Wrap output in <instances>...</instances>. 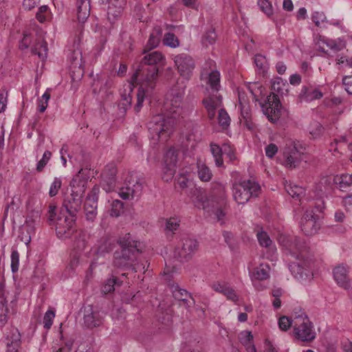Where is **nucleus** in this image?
Returning <instances> with one entry per match:
<instances>
[{
	"label": "nucleus",
	"instance_id": "1",
	"mask_svg": "<svg viewBox=\"0 0 352 352\" xmlns=\"http://www.w3.org/2000/svg\"><path fill=\"white\" fill-rule=\"evenodd\" d=\"M184 93L185 85L182 82L173 85L167 94L165 104L169 115L157 114L148 123V129L160 138H166L173 133L176 118L180 115Z\"/></svg>",
	"mask_w": 352,
	"mask_h": 352
},
{
	"label": "nucleus",
	"instance_id": "2",
	"mask_svg": "<svg viewBox=\"0 0 352 352\" xmlns=\"http://www.w3.org/2000/svg\"><path fill=\"white\" fill-rule=\"evenodd\" d=\"M118 243L120 250L114 252L113 266L118 268H130L134 272L140 270L138 261L144 248L142 243L135 240L129 233L120 238Z\"/></svg>",
	"mask_w": 352,
	"mask_h": 352
},
{
	"label": "nucleus",
	"instance_id": "3",
	"mask_svg": "<svg viewBox=\"0 0 352 352\" xmlns=\"http://www.w3.org/2000/svg\"><path fill=\"white\" fill-rule=\"evenodd\" d=\"M279 243L284 248L285 254L292 258L302 261V263H294L292 270L296 268L298 274L301 276L305 267H309V263L312 260V254L309 246L306 241L298 236H280Z\"/></svg>",
	"mask_w": 352,
	"mask_h": 352
},
{
	"label": "nucleus",
	"instance_id": "4",
	"mask_svg": "<svg viewBox=\"0 0 352 352\" xmlns=\"http://www.w3.org/2000/svg\"><path fill=\"white\" fill-rule=\"evenodd\" d=\"M159 70L154 67H137L132 76L133 80L139 86L137 93V102L134 107L135 113H139L145 99L153 96L159 78Z\"/></svg>",
	"mask_w": 352,
	"mask_h": 352
},
{
	"label": "nucleus",
	"instance_id": "5",
	"mask_svg": "<svg viewBox=\"0 0 352 352\" xmlns=\"http://www.w3.org/2000/svg\"><path fill=\"white\" fill-rule=\"evenodd\" d=\"M89 170L81 168L72 179L70 186L71 193L66 195L63 200L61 210L64 213L76 217L80 209L82 198L87 188V184L89 178Z\"/></svg>",
	"mask_w": 352,
	"mask_h": 352
},
{
	"label": "nucleus",
	"instance_id": "6",
	"mask_svg": "<svg viewBox=\"0 0 352 352\" xmlns=\"http://www.w3.org/2000/svg\"><path fill=\"white\" fill-rule=\"evenodd\" d=\"M272 94L267 96L264 103L261 104V106L263 113L267 116L269 120L274 122L280 114L281 104L279 97L287 94L288 84L278 78L272 82Z\"/></svg>",
	"mask_w": 352,
	"mask_h": 352
},
{
	"label": "nucleus",
	"instance_id": "7",
	"mask_svg": "<svg viewBox=\"0 0 352 352\" xmlns=\"http://www.w3.org/2000/svg\"><path fill=\"white\" fill-rule=\"evenodd\" d=\"M207 84L209 94L203 99L202 104L207 111L208 119L212 120L215 118L217 109L222 105V97L218 94L221 87L219 71L213 70L210 72Z\"/></svg>",
	"mask_w": 352,
	"mask_h": 352
},
{
	"label": "nucleus",
	"instance_id": "8",
	"mask_svg": "<svg viewBox=\"0 0 352 352\" xmlns=\"http://www.w3.org/2000/svg\"><path fill=\"white\" fill-rule=\"evenodd\" d=\"M233 198L239 204H245L251 197L258 195L261 187L250 179L239 181L232 184Z\"/></svg>",
	"mask_w": 352,
	"mask_h": 352
},
{
	"label": "nucleus",
	"instance_id": "9",
	"mask_svg": "<svg viewBox=\"0 0 352 352\" xmlns=\"http://www.w3.org/2000/svg\"><path fill=\"white\" fill-rule=\"evenodd\" d=\"M294 333L296 339L302 342H309L316 338V333L309 318L305 314L295 317L293 320Z\"/></svg>",
	"mask_w": 352,
	"mask_h": 352
},
{
	"label": "nucleus",
	"instance_id": "10",
	"mask_svg": "<svg viewBox=\"0 0 352 352\" xmlns=\"http://www.w3.org/2000/svg\"><path fill=\"white\" fill-rule=\"evenodd\" d=\"M198 248V243L196 239L184 236L178 242L175 251L174 256L181 262L190 260Z\"/></svg>",
	"mask_w": 352,
	"mask_h": 352
},
{
	"label": "nucleus",
	"instance_id": "11",
	"mask_svg": "<svg viewBox=\"0 0 352 352\" xmlns=\"http://www.w3.org/2000/svg\"><path fill=\"white\" fill-rule=\"evenodd\" d=\"M76 217L64 213L63 210H60L56 224V232L58 238H69L74 234Z\"/></svg>",
	"mask_w": 352,
	"mask_h": 352
},
{
	"label": "nucleus",
	"instance_id": "12",
	"mask_svg": "<svg viewBox=\"0 0 352 352\" xmlns=\"http://www.w3.org/2000/svg\"><path fill=\"white\" fill-rule=\"evenodd\" d=\"M100 192V187L95 185L85 199L84 204V212L87 221L93 222L96 219L98 212V194Z\"/></svg>",
	"mask_w": 352,
	"mask_h": 352
},
{
	"label": "nucleus",
	"instance_id": "13",
	"mask_svg": "<svg viewBox=\"0 0 352 352\" xmlns=\"http://www.w3.org/2000/svg\"><path fill=\"white\" fill-rule=\"evenodd\" d=\"M314 43L318 50L325 54H329V51L337 53L346 47V43L343 40L329 39L320 35L316 36Z\"/></svg>",
	"mask_w": 352,
	"mask_h": 352
},
{
	"label": "nucleus",
	"instance_id": "14",
	"mask_svg": "<svg viewBox=\"0 0 352 352\" xmlns=\"http://www.w3.org/2000/svg\"><path fill=\"white\" fill-rule=\"evenodd\" d=\"M300 228L307 236L316 234L320 228L318 216L312 210H307L301 218Z\"/></svg>",
	"mask_w": 352,
	"mask_h": 352
},
{
	"label": "nucleus",
	"instance_id": "15",
	"mask_svg": "<svg viewBox=\"0 0 352 352\" xmlns=\"http://www.w3.org/2000/svg\"><path fill=\"white\" fill-rule=\"evenodd\" d=\"M142 182L137 177H130L126 179L125 186L120 188L119 195L123 199L138 197L142 191Z\"/></svg>",
	"mask_w": 352,
	"mask_h": 352
},
{
	"label": "nucleus",
	"instance_id": "16",
	"mask_svg": "<svg viewBox=\"0 0 352 352\" xmlns=\"http://www.w3.org/2000/svg\"><path fill=\"white\" fill-rule=\"evenodd\" d=\"M173 60L179 74L182 76L188 78L195 68V62L192 57L183 53L176 55Z\"/></svg>",
	"mask_w": 352,
	"mask_h": 352
},
{
	"label": "nucleus",
	"instance_id": "17",
	"mask_svg": "<svg viewBox=\"0 0 352 352\" xmlns=\"http://www.w3.org/2000/svg\"><path fill=\"white\" fill-rule=\"evenodd\" d=\"M108 3L107 19L113 26L122 18L126 0H107Z\"/></svg>",
	"mask_w": 352,
	"mask_h": 352
},
{
	"label": "nucleus",
	"instance_id": "18",
	"mask_svg": "<svg viewBox=\"0 0 352 352\" xmlns=\"http://www.w3.org/2000/svg\"><path fill=\"white\" fill-rule=\"evenodd\" d=\"M178 152L175 148H169L164 155V180L168 181L173 178L176 171Z\"/></svg>",
	"mask_w": 352,
	"mask_h": 352
},
{
	"label": "nucleus",
	"instance_id": "19",
	"mask_svg": "<svg viewBox=\"0 0 352 352\" xmlns=\"http://www.w3.org/2000/svg\"><path fill=\"white\" fill-rule=\"evenodd\" d=\"M165 57L160 52L153 51L146 54L137 67L144 68L151 67L158 69L160 71V68L165 65Z\"/></svg>",
	"mask_w": 352,
	"mask_h": 352
},
{
	"label": "nucleus",
	"instance_id": "20",
	"mask_svg": "<svg viewBox=\"0 0 352 352\" xmlns=\"http://www.w3.org/2000/svg\"><path fill=\"white\" fill-rule=\"evenodd\" d=\"M84 325L88 329L99 327L102 323V318L98 311L94 310L93 306L85 308L83 316Z\"/></svg>",
	"mask_w": 352,
	"mask_h": 352
},
{
	"label": "nucleus",
	"instance_id": "21",
	"mask_svg": "<svg viewBox=\"0 0 352 352\" xmlns=\"http://www.w3.org/2000/svg\"><path fill=\"white\" fill-rule=\"evenodd\" d=\"M285 158V165L289 168H296L301 162V153L295 144L287 145L283 152Z\"/></svg>",
	"mask_w": 352,
	"mask_h": 352
},
{
	"label": "nucleus",
	"instance_id": "22",
	"mask_svg": "<svg viewBox=\"0 0 352 352\" xmlns=\"http://www.w3.org/2000/svg\"><path fill=\"white\" fill-rule=\"evenodd\" d=\"M116 168L113 166L107 167L102 173L101 186L105 192L113 190L116 183Z\"/></svg>",
	"mask_w": 352,
	"mask_h": 352
},
{
	"label": "nucleus",
	"instance_id": "23",
	"mask_svg": "<svg viewBox=\"0 0 352 352\" xmlns=\"http://www.w3.org/2000/svg\"><path fill=\"white\" fill-rule=\"evenodd\" d=\"M6 352H19L21 346V334L16 328L11 327L6 333Z\"/></svg>",
	"mask_w": 352,
	"mask_h": 352
},
{
	"label": "nucleus",
	"instance_id": "24",
	"mask_svg": "<svg viewBox=\"0 0 352 352\" xmlns=\"http://www.w3.org/2000/svg\"><path fill=\"white\" fill-rule=\"evenodd\" d=\"M333 278L338 285L344 289L350 287V279L349 278V267L341 264L336 266L333 271Z\"/></svg>",
	"mask_w": 352,
	"mask_h": 352
},
{
	"label": "nucleus",
	"instance_id": "25",
	"mask_svg": "<svg viewBox=\"0 0 352 352\" xmlns=\"http://www.w3.org/2000/svg\"><path fill=\"white\" fill-rule=\"evenodd\" d=\"M323 96L322 91L313 86H303L299 94L302 100L311 102L314 100L320 99Z\"/></svg>",
	"mask_w": 352,
	"mask_h": 352
},
{
	"label": "nucleus",
	"instance_id": "26",
	"mask_svg": "<svg viewBox=\"0 0 352 352\" xmlns=\"http://www.w3.org/2000/svg\"><path fill=\"white\" fill-rule=\"evenodd\" d=\"M77 17L80 23H85L90 15V0H77Z\"/></svg>",
	"mask_w": 352,
	"mask_h": 352
},
{
	"label": "nucleus",
	"instance_id": "27",
	"mask_svg": "<svg viewBox=\"0 0 352 352\" xmlns=\"http://www.w3.org/2000/svg\"><path fill=\"white\" fill-rule=\"evenodd\" d=\"M269 265L267 264L261 263L254 270L251 277L258 280H263L269 278Z\"/></svg>",
	"mask_w": 352,
	"mask_h": 352
},
{
	"label": "nucleus",
	"instance_id": "28",
	"mask_svg": "<svg viewBox=\"0 0 352 352\" xmlns=\"http://www.w3.org/2000/svg\"><path fill=\"white\" fill-rule=\"evenodd\" d=\"M89 234L83 230H76L74 233V243L78 250H83L87 245Z\"/></svg>",
	"mask_w": 352,
	"mask_h": 352
},
{
	"label": "nucleus",
	"instance_id": "29",
	"mask_svg": "<svg viewBox=\"0 0 352 352\" xmlns=\"http://www.w3.org/2000/svg\"><path fill=\"white\" fill-rule=\"evenodd\" d=\"M113 248V244L107 237L102 238L99 241L97 247H96L95 252L97 254H102L109 252Z\"/></svg>",
	"mask_w": 352,
	"mask_h": 352
},
{
	"label": "nucleus",
	"instance_id": "30",
	"mask_svg": "<svg viewBox=\"0 0 352 352\" xmlns=\"http://www.w3.org/2000/svg\"><path fill=\"white\" fill-rule=\"evenodd\" d=\"M32 52L34 54L38 55L41 59L44 60L47 55V43L44 41L37 42L32 47Z\"/></svg>",
	"mask_w": 352,
	"mask_h": 352
},
{
	"label": "nucleus",
	"instance_id": "31",
	"mask_svg": "<svg viewBox=\"0 0 352 352\" xmlns=\"http://www.w3.org/2000/svg\"><path fill=\"white\" fill-rule=\"evenodd\" d=\"M210 150L213 157L214 158L215 164L218 167L223 165L222 154L223 153V147L221 148L218 144L214 143L210 144Z\"/></svg>",
	"mask_w": 352,
	"mask_h": 352
},
{
	"label": "nucleus",
	"instance_id": "32",
	"mask_svg": "<svg viewBox=\"0 0 352 352\" xmlns=\"http://www.w3.org/2000/svg\"><path fill=\"white\" fill-rule=\"evenodd\" d=\"M197 173L199 178L202 182H208L212 177V173L210 168L204 163H197Z\"/></svg>",
	"mask_w": 352,
	"mask_h": 352
},
{
	"label": "nucleus",
	"instance_id": "33",
	"mask_svg": "<svg viewBox=\"0 0 352 352\" xmlns=\"http://www.w3.org/2000/svg\"><path fill=\"white\" fill-rule=\"evenodd\" d=\"M285 190L294 199H300L305 195L304 188L295 184H289L286 185Z\"/></svg>",
	"mask_w": 352,
	"mask_h": 352
},
{
	"label": "nucleus",
	"instance_id": "34",
	"mask_svg": "<svg viewBox=\"0 0 352 352\" xmlns=\"http://www.w3.org/2000/svg\"><path fill=\"white\" fill-rule=\"evenodd\" d=\"M173 296L175 299L183 302L184 305L188 307H191V304L188 302V298H190V294L185 289L176 287L173 291Z\"/></svg>",
	"mask_w": 352,
	"mask_h": 352
},
{
	"label": "nucleus",
	"instance_id": "35",
	"mask_svg": "<svg viewBox=\"0 0 352 352\" xmlns=\"http://www.w3.org/2000/svg\"><path fill=\"white\" fill-rule=\"evenodd\" d=\"M217 37V36L214 30L211 28L203 34L201 43L204 47H208L209 45L214 44Z\"/></svg>",
	"mask_w": 352,
	"mask_h": 352
},
{
	"label": "nucleus",
	"instance_id": "36",
	"mask_svg": "<svg viewBox=\"0 0 352 352\" xmlns=\"http://www.w3.org/2000/svg\"><path fill=\"white\" fill-rule=\"evenodd\" d=\"M121 283L122 282L120 281L117 277L113 276L112 278H109L104 284L102 287V292L106 294L111 293L114 291L116 286H120Z\"/></svg>",
	"mask_w": 352,
	"mask_h": 352
},
{
	"label": "nucleus",
	"instance_id": "37",
	"mask_svg": "<svg viewBox=\"0 0 352 352\" xmlns=\"http://www.w3.org/2000/svg\"><path fill=\"white\" fill-rule=\"evenodd\" d=\"M336 184L338 185L339 188L345 191L352 184V178L350 175H342L337 178Z\"/></svg>",
	"mask_w": 352,
	"mask_h": 352
},
{
	"label": "nucleus",
	"instance_id": "38",
	"mask_svg": "<svg viewBox=\"0 0 352 352\" xmlns=\"http://www.w3.org/2000/svg\"><path fill=\"white\" fill-rule=\"evenodd\" d=\"M123 203L118 200H113L111 204V208L109 211V214L113 217H118L120 215L123 210Z\"/></svg>",
	"mask_w": 352,
	"mask_h": 352
},
{
	"label": "nucleus",
	"instance_id": "39",
	"mask_svg": "<svg viewBox=\"0 0 352 352\" xmlns=\"http://www.w3.org/2000/svg\"><path fill=\"white\" fill-rule=\"evenodd\" d=\"M9 313L10 309L8 305L1 302L0 304V328L3 327L7 324Z\"/></svg>",
	"mask_w": 352,
	"mask_h": 352
},
{
	"label": "nucleus",
	"instance_id": "40",
	"mask_svg": "<svg viewBox=\"0 0 352 352\" xmlns=\"http://www.w3.org/2000/svg\"><path fill=\"white\" fill-rule=\"evenodd\" d=\"M163 43L165 45L170 47H176L179 46V42L175 35L173 33L168 32L165 34Z\"/></svg>",
	"mask_w": 352,
	"mask_h": 352
},
{
	"label": "nucleus",
	"instance_id": "41",
	"mask_svg": "<svg viewBox=\"0 0 352 352\" xmlns=\"http://www.w3.org/2000/svg\"><path fill=\"white\" fill-rule=\"evenodd\" d=\"M218 121L219 125H221L223 128H226L230 125V118L224 109H219Z\"/></svg>",
	"mask_w": 352,
	"mask_h": 352
},
{
	"label": "nucleus",
	"instance_id": "42",
	"mask_svg": "<svg viewBox=\"0 0 352 352\" xmlns=\"http://www.w3.org/2000/svg\"><path fill=\"white\" fill-rule=\"evenodd\" d=\"M239 339L240 342L246 346L253 343V336L251 331H241L239 335Z\"/></svg>",
	"mask_w": 352,
	"mask_h": 352
},
{
	"label": "nucleus",
	"instance_id": "43",
	"mask_svg": "<svg viewBox=\"0 0 352 352\" xmlns=\"http://www.w3.org/2000/svg\"><path fill=\"white\" fill-rule=\"evenodd\" d=\"M258 5L267 16H271L273 14L272 6L269 0H258Z\"/></svg>",
	"mask_w": 352,
	"mask_h": 352
},
{
	"label": "nucleus",
	"instance_id": "44",
	"mask_svg": "<svg viewBox=\"0 0 352 352\" xmlns=\"http://www.w3.org/2000/svg\"><path fill=\"white\" fill-rule=\"evenodd\" d=\"M257 239L259 244L262 247L268 248L272 243L267 232L263 231H261L257 233Z\"/></svg>",
	"mask_w": 352,
	"mask_h": 352
},
{
	"label": "nucleus",
	"instance_id": "45",
	"mask_svg": "<svg viewBox=\"0 0 352 352\" xmlns=\"http://www.w3.org/2000/svg\"><path fill=\"white\" fill-rule=\"evenodd\" d=\"M160 34L161 32L160 30L156 32L155 34L154 32L151 33L147 42L146 46L150 49L156 47L160 43Z\"/></svg>",
	"mask_w": 352,
	"mask_h": 352
},
{
	"label": "nucleus",
	"instance_id": "46",
	"mask_svg": "<svg viewBox=\"0 0 352 352\" xmlns=\"http://www.w3.org/2000/svg\"><path fill=\"white\" fill-rule=\"evenodd\" d=\"M55 317V311L52 309H49L45 314L43 318L44 328L50 329L53 324V320Z\"/></svg>",
	"mask_w": 352,
	"mask_h": 352
},
{
	"label": "nucleus",
	"instance_id": "47",
	"mask_svg": "<svg viewBox=\"0 0 352 352\" xmlns=\"http://www.w3.org/2000/svg\"><path fill=\"white\" fill-rule=\"evenodd\" d=\"M19 267V254L15 249L12 250L11 253V270L12 272H16Z\"/></svg>",
	"mask_w": 352,
	"mask_h": 352
},
{
	"label": "nucleus",
	"instance_id": "48",
	"mask_svg": "<svg viewBox=\"0 0 352 352\" xmlns=\"http://www.w3.org/2000/svg\"><path fill=\"white\" fill-rule=\"evenodd\" d=\"M240 109L241 117L243 118L246 126L250 128V122L251 120V110L250 104H244L243 107H241Z\"/></svg>",
	"mask_w": 352,
	"mask_h": 352
},
{
	"label": "nucleus",
	"instance_id": "49",
	"mask_svg": "<svg viewBox=\"0 0 352 352\" xmlns=\"http://www.w3.org/2000/svg\"><path fill=\"white\" fill-rule=\"evenodd\" d=\"M61 186H62L61 179L55 177L53 182L52 183V184L50 186V191H49L50 196L51 197L56 196L58 194L59 189L61 188Z\"/></svg>",
	"mask_w": 352,
	"mask_h": 352
},
{
	"label": "nucleus",
	"instance_id": "50",
	"mask_svg": "<svg viewBox=\"0 0 352 352\" xmlns=\"http://www.w3.org/2000/svg\"><path fill=\"white\" fill-rule=\"evenodd\" d=\"M51 156H52V153L49 151H46L43 153L42 159L38 161V162L37 163V165H36V170L38 172L40 173V172L43 171V168L48 163Z\"/></svg>",
	"mask_w": 352,
	"mask_h": 352
},
{
	"label": "nucleus",
	"instance_id": "51",
	"mask_svg": "<svg viewBox=\"0 0 352 352\" xmlns=\"http://www.w3.org/2000/svg\"><path fill=\"white\" fill-rule=\"evenodd\" d=\"M179 226V220L177 218L171 217L166 221V230L174 232L178 229Z\"/></svg>",
	"mask_w": 352,
	"mask_h": 352
},
{
	"label": "nucleus",
	"instance_id": "52",
	"mask_svg": "<svg viewBox=\"0 0 352 352\" xmlns=\"http://www.w3.org/2000/svg\"><path fill=\"white\" fill-rule=\"evenodd\" d=\"M227 211L226 207L224 208H218L214 210V214L217 220L220 223L221 225H223L225 223L224 219L226 216Z\"/></svg>",
	"mask_w": 352,
	"mask_h": 352
},
{
	"label": "nucleus",
	"instance_id": "53",
	"mask_svg": "<svg viewBox=\"0 0 352 352\" xmlns=\"http://www.w3.org/2000/svg\"><path fill=\"white\" fill-rule=\"evenodd\" d=\"M292 324H294L293 321L287 316H282L278 320L279 328L283 331H287Z\"/></svg>",
	"mask_w": 352,
	"mask_h": 352
},
{
	"label": "nucleus",
	"instance_id": "54",
	"mask_svg": "<svg viewBox=\"0 0 352 352\" xmlns=\"http://www.w3.org/2000/svg\"><path fill=\"white\" fill-rule=\"evenodd\" d=\"M312 21L316 26H319L320 23L324 22L326 19V16L322 12H314L311 16Z\"/></svg>",
	"mask_w": 352,
	"mask_h": 352
},
{
	"label": "nucleus",
	"instance_id": "55",
	"mask_svg": "<svg viewBox=\"0 0 352 352\" xmlns=\"http://www.w3.org/2000/svg\"><path fill=\"white\" fill-rule=\"evenodd\" d=\"M322 126L318 122L314 123L310 129V134L314 138L319 137L322 133Z\"/></svg>",
	"mask_w": 352,
	"mask_h": 352
},
{
	"label": "nucleus",
	"instance_id": "56",
	"mask_svg": "<svg viewBox=\"0 0 352 352\" xmlns=\"http://www.w3.org/2000/svg\"><path fill=\"white\" fill-rule=\"evenodd\" d=\"M56 206L53 204H50L49 206V208L47 213V217L49 222L50 223H53L56 220Z\"/></svg>",
	"mask_w": 352,
	"mask_h": 352
},
{
	"label": "nucleus",
	"instance_id": "57",
	"mask_svg": "<svg viewBox=\"0 0 352 352\" xmlns=\"http://www.w3.org/2000/svg\"><path fill=\"white\" fill-rule=\"evenodd\" d=\"M342 83L346 92L352 95V76H344L342 79Z\"/></svg>",
	"mask_w": 352,
	"mask_h": 352
},
{
	"label": "nucleus",
	"instance_id": "58",
	"mask_svg": "<svg viewBox=\"0 0 352 352\" xmlns=\"http://www.w3.org/2000/svg\"><path fill=\"white\" fill-rule=\"evenodd\" d=\"M254 63L259 69L264 70L266 59L263 56L257 54L254 57Z\"/></svg>",
	"mask_w": 352,
	"mask_h": 352
},
{
	"label": "nucleus",
	"instance_id": "59",
	"mask_svg": "<svg viewBox=\"0 0 352 352\" xmlns=\"http://www.w3.org/2000/svg\"><path fill=\"white\" fill-rule=\"evenodd\" d=\"M223 154L226 155L230 161L236 160L234 152L228 144H223Z\"/></svg>",
	"mask_w": 352,
	"mask_h": 352
},
{
	"label": "nucleus",
	"instance_id": "60",
	"mask_svg": "<svg viewBox=\"0 0 352 352\" xmlns=\"http://www.w3.org/2000/svg\"><path fill=\"white\" fill-rule=\"evenodd\" d=\"M223 294L225 295L228 298V299L231 300L234 302L238 300V296L236 294L234 290L232 288H231L229 285L227 287Z\"/></svg>",
	"mask_w": 352,
	"mask_h": 352
},
{
	"label": "nucleus",
	"instance_id": "61",
	"mask_svg": "<svg viewBox=\"0 0 352 352\" xmlns=\"http://www.w3.org/2000/svg\"><path fill=\"white\" fill-rule=\"evenodd\" d=\"M278 151V147L274 144H270L265 148V154L270 158H272Z\"/></svg>",
	"mask_w": 352,
	"mask_h": 352
},
{
	"label": "nucleus",
	"instance_id": "62",
	"mask_svg": "<svg viewBox=\"0 0 352 352\" xmlns=\"http://www.w3.org/2000/svg\"><path fill=\"white\" fill-rule=\"evenodd\" d=\"M228 286V284L226 283L217 282L212 284V288L219 293L223 294Z\"/></svg>",
	"mask_w": 352,
	"mask_h": 352
},
{
	"label": "nucleus",
	"instance_id": "63",
	"mask_svg": "<svg viewBox=\"0 0 352 352\" xmlns=\"http://www.w3.org/2000/svg\"><path fill=\"white\" fill-rule=\"evenodd\" d=\"M122 97V102H121L120 105L122 107L123 109H124V110H126L131 105L132 98L130 95H124Z\"/></svg>",
	"mask_w": 352,
	"mask_h": 352
},
{
	"label": "nucleus",
	"instance_id": "64",
	"mask_svg": "<svg viewBox=\"0 0 352 352\" xmlns=\"http://www.w3.org/2000/svg\"><path fill=\"white\" fill-rule=\"evenodd\" d=\"M40 0H23V6L25 9L31 10L38 5Z\"/></svg>",
	"mask_w": 352,
	"mask_h": 352
}]
</instances>
